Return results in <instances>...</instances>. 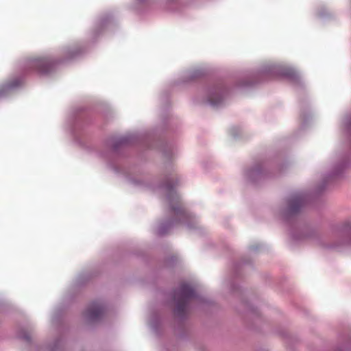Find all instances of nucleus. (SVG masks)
I'll return each mask as SVG.
<instances>
[{
  "mask_svg": "<svg viewBox=\"0 0 351 351\" xmlns=\"http://www.w3.org/2000/svg\"><path fill=\"white\" fill-rule=\"evenodd\" d=\"M194 297L195 291L188 284H182L174 295L176 313L182 315L185 312L189 301Z\"/></svg>",
  "mask_w": 351,
  "mask_h": 351,
  "instance_id": "obj_1",
  "label": "nucleus"
},
{
  "mask_svg": "<svg viewBox=\"0 0 351 351\" xmlns=\"http://www.w3.org/2000/svg\"><path fill=\"white\" fill-rule=\"evenodd\" d=\"M103 313L102 306L97 302L91 303L85 312L86 317L91 320L98 319Z\"/></svg>",
  "mask_w": 351,
  "mask_h": 351,
  "instance_id": "obj_2",
  "label": "nucleus"
},
{
  "mask_svg": "<svg viewBox=\"0 0 351 351\" xmlns=\"http://www.w3.org/2000/svg\"><path fill=\"white\" fill-rule=\"evenodd\" d=\"M303 204L304 199L301 196L294 197L290 199L289 202V209L292 213L298 211Z\"/></svg>",
  "mask_w": 351,
  "mask_h": 351,
  "instance_id": "obj_4",
  "label": "nucleus"
},
{
  "mask_svg": "<svg viewBox=\"0 0 351 351\" xmlns=\"http://www.w3.org/2000/svg\"><path fill=\"white\" fill-rule=\"evenodd\" d=\"M172 209L178 217L184 219L187 217V214L185 210L180 204H178L177 207H173Z\"/></svg>",
  "mask_w": 351,
  "mask_h": 351,
  "instance_id": "obj_5",
  "label": "nucleus"
},
{
  "mask_svg": "<svg viewBox=\"0 0 351 351\" xmlns=\"http://www.w3.org/2000/svg\"><path fill=\"white\" fill-rule=\"evenodd\" d=\"M221 99L222 98L221 95L219 93H217L215 95L209 98L208 101L211 105L217 106L221 102Z\"/></svg>",
  "mask_w": 351,
  "mask_h": 351,
  "instance_id": "obj_6",
  "label": "nucleus"
},
{
  "mask_svg": "<svg viewBox=\"0 0 351 351\" xmlns=\"http://www.w3.org/2000/svg\"><path fill=\"white\" fill-rule=\"evenodd\" d=\"M34 65L37 67L38 71L40 73H47L52 68V63L47 59L38 60L34 62Z\"/></svg>",
  "mask_w": 351,
  "mask_h": 351,
  "instance_id": "obj_3",
  "label": "nucleus"
}]
</instances>
